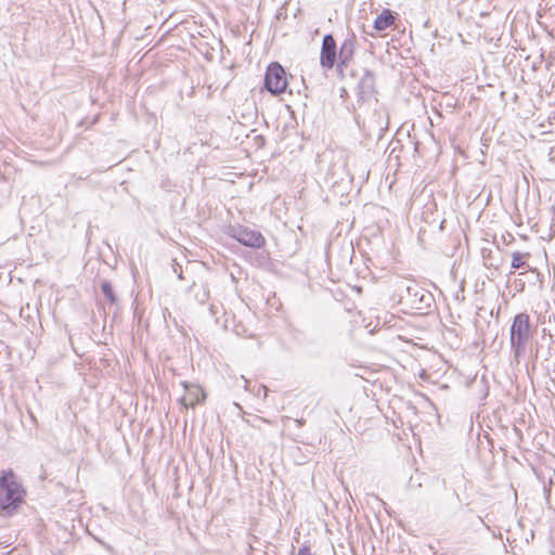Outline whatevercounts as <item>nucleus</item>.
<instances>
[{
  "label": "nucleus",
  "instance_id": "nucleus-15",
  "mask_svg": "<svg viewBox=\"0 0 555 555\" xmlns=\"http://www.w3.org/2000/svg\"><path fill=\"white\" fill-rule=\"evenodd\" d=\"M242 378L244 379V388L247 390L248 389V385H249V380L248 379H245L244 376H242Z\"/></svg>",
  "mask_w": 555,
  "mask_h": 555
},
{
  "label": "nucleus",
  "instance_id": "nucleus-10",
  "mask_svg": "<svg viewBox=\"0 0 555 555\" xmlns=\"http://www.w3.org/2000/svg\"><path fill=\"white\" fill-rule=\"evenodd\" d=\"M525 257H529V254H521L519 251H514L512 254V262L511 266L513 269H528L529 266L524 260Z\"/></svg>",
  "mask_w": 555,
  "mask_h": 555
},
{
  "label": "nucleus",
  "instance_id": "nucleus-9",
  "mask_svg": "<svg viewBox=\"0 0 555 555\" xmlns=\"http://www.w3.org/2000/svg\"><path fill=\"white\" fill-rule=\"evenodd\" d=\"M396 21V15L388 9L382 11L374 22L376 30H385L390 27Z\"/></svg>",
  "mask_w": 555,
  "mask_h": 555
},
{
  "label": "nucleus",
  "instance_id": "nucleus-4",
  "mask_svg": "<svg viewBox=\"0 0 555 555\" xmlns=\"http://www.w3.org/2000/svg\"><path fill=\"white\" fill-rule=\"evenodd\" d=\"M228 234L240 242L242 245L251 248H260L264 245L266 242L263 235L259 231L244 225L230 227Z\"/></svg>",
  "mask_w": 555,
  "mask_h": 555
},
{
  "label": "nucleus",
  "instance_id": "nucleus-17",
  "mask_svg": "<svg viewBox=\"0 0 555 555\" xmlns=\"http://www.w3.org/2000/svg\"><path fill=\"white\" fill-rule=\"evenodd\" d=\"M214 38L217 39L219 43H221V38L220 37H214Z\"/></svg>",
  "mask_w": 555,
  "mask_h": 555
},
{
  "label": "nucleus",
  "instance_id": "nucleus-5",
  "mask_svg": "<svg viewBox=\"0 0 555 555\" xmlns=\"http://www.w3.org/2000/svg\"><path fill=\"white\" fill-rule=\"evenodd\" d=\"M287 86L286 73L279 63H272L268 66L264 76V87L272 94H280L285 91Z\"/></svg>",
  "mask_w": 555,
  "mask_h": 555
},
{
  "label": "nucleus",
  "instance_id": "nucleus-12",
  "mask_svg": "<svg viewBox=\"0 0 555 555\" xmlns=\"http://www.w3.org/2000/svg\"><path fill=\"white\" fill-rule=\"evenodd\" d=\"M374 78L371 75H366L360 82V88L363 93H370L373 91Z\"/></svg>",
  "mask_w": 555,
  "mask_h": 555
},
{
  "label": "nucleus",
  "instance_id": "nucleus-14",
  "mask_svg": "<svg viewBox=\"0 0 555 555\" xmlns=\"http://www.w3.org/2000/svg\"><path fill=\"white\" fill-rule=\"evenodd\" d=\"M259 391H262V397L266 398L267 397V391H268V388L264 386V385H260L259 386Z\"/></svg>",
  "mask_w": 555,
  "mask_h": 555
},
{
  "label": "nucleus",
  "instance_id": "nucleus-16",
  "mask_svg": "<svg viewBox=\"0 0 555 555\" xmlns=\"http://www.w3.org/2000/svg\"><path fill=\"white\" fill-rule=\"evenodd\" d=\"M255 421H257V422H267V421H266L264 418H262V417H257Z\"/></svg>",
  "mask_w": 555,
  "mask_h": 555
},
{
  "label": "nucleus",
  "instance_id": "nucleus-7",
  "mask_svg": "<svg viewBox=\"0 0 555 555\" xmlns=\"http://www.w3.org/2000/svg\"><path fill=\"white\" fill-rule=\"evenodd\" d=\"M182 386L186 393L185 396L179 399V402L184 408H194L196 404L205 401L206 393L198 385L182 382Z\"/></svg>",
  "mask_w": 555,
  "mask_h": 555
},
{
  "label": "nucleus",
  "instance_id": "nucleus-3",
  "mask_svg": "<svg viewBox=\"0 0 555 555\" xmlns=\"http://www.w3.org/2000/svg\"><path fill=\"white\" fill-rule=\"evenodd\" d=\"M398 291L401 300L417 310L428 308L433 301L431 294L420 287L415 282H403Z\"/></svg>",
  "mask_w": 555,
  "mask_h": 555
},
{
  "label": "nucleus",
  "instance_id": "nucleus-6",
  "mask_svg": "<svg viewBox=\"0 0 555 555\" xmlns=\"http://www.w3.org/2000/svg\"><path fill=\"white\" fill-rule=\"evenodd\" d=\"M320 64L324 69H332L334 65L338 66V49L334 37H323Z\"/></svg>",
  "mask_w": 555,
  "mask_h": 555
},
{
  "label": "nucleus",
  "instance_id": "nucleus-11",
  "mask_svg": "<svg viewBox=\"0 0 555 555\" xmlns=\"http://www.w3.org/2000/svg\"><path fill=\"white\" fill-rule=\"evenodd\" d=\"M101 289L104 296L109 300L111 304H116L117 298L113 291L112 284L108 281H103L101 283Z\"/></svg>",
  "mask_w": 555,
  "mask_h": 555
},
{
  "label": "nucleus",
  "instance_id": "nucleus-8",
  "mask_svg": "<svg viewBox=\"0 0 555 555\" xmlns=\"http://www.w3.org/2000/svg\"><path fill=\"white\" fill-rule=\"evenodd\" d=\"M354 53V39L346 38L338 50V68L347 67L353 57Z\"/></svg>",
  "mask_w": 555,
  "mask_h": 555
},
{
  "label": "nucleus",
  "instance_id": "nucleus-1",
  "mask_svg": "<svg viewBox=\"0 0 555 555\" xmlns=\"http://www.w3.org/2000/svg\"><path fill=\"white\" fill-rule=\"evenodd\" d=\"M25 491L12 470L0 476V508L8 514L14 512L23 501Z\"/></svg>",
  "mask_w": 555,
  "mask_h": 555
},
{
  "label": "nucleus",
  "instance_id": "nucleus-13",
  "mask_svg": "<svg viewBox=\"0 0 555 555\" xmlns=\"http://www.w3.org/2000/svg\"><path fill=\"white\" fill-rule=\"evenodd\" d=\"M199 292L195 294L199 304H205L208 300L209 292L205 286H201Z\"/></svg>",
  "mask_w": 555,
  "mask_h": 555
},
{
  "label": "nucleus",
  "instance_id": "nucleus-2",
  "mask_svg": "<svg viewBox=\"0 0 555 555\" xmlns=\"http://www.w3.org/2000/svg\"><path fill=\"white\" fill-rule=\"evenodd\" d=\"M530 337V317L527 313L516 314L509 328V344L517 363L525 356Z\"/></svg>",
  "mask_w": 555,
  "mask_h": 555
}]
</instances>
